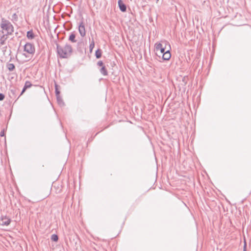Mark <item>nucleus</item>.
Wrapping results in <instances>:
<instances>
[{
  "mask_svg": "<svg viewBox=\"0 0 251 251\" xmlns=\"http://www.w3.org/2000/svg\"><path fill=\"white\" fill-rule=\"evenodd\" d=\"M11 222L10 219L6 216L2 217L0 218V225L8 226Z\"/></svg>",
  "mask_w": 251,
  "mask_h": 251,
  "instance_id": "7",
  "label": "nucleus"
},
{
  "mask_svg": "<svg viewBox=\"0 0 251 251\" xmlns=\"http://www.w3.org/2000/svg\"><path fill=\"white\" fill-rule=\"evenodd\" d=\"M94 47H95V42H94V40L93 39L90 45V52L92 51V50L94 49Z\"/></svg>",
  "mask_w": 251,
  "mask_h": 251,
  "instance_id": "14",
  "label": "nucleus"
},
{
  "mask_svg": "<svg viewBox=\"0 0 251 251\" xmlns=\"http://www.w3.org/2000/svg\"><path fill=\"white\" fill-rule=\"evenodd\" d=\"M57 52L59 55L62 58H66L68 56L71 51V48L69 46H57Z\"/></svg>",
  "mask_w": 251,
  "mask_h": 251,
  "instance_id": "2",
  "label": "nucleus"
},
{
  "mask_svg": "<svg viewBox=\"0 0 251 251\" xmlns=\"http://www.w3.org/2000/svg\"><path fill=\"white\" fill-rule=\"evenodd\" d=\"M168 50L163 52L162 54V59L164 60H170V59L171 58V54L170 52V50L171 49V46L169 44H168Z\"/></svg>",
  "mask_w": 251,
  "mask_h": 251,
  "instance_id": "6",
  "label": "nucleus"
},
{
  "mask_svg": "<svg viewBox=\"0 0 251 251\" xmlns=\"http://www.w3.org/2000/svg\"><path fill=\"white\" fill-rule=\"evenodd\" d=\"M51 239L54 242H57L58 240V236L56 234H53L51 235Z\"/></svg>",
  "mask_w": 251,
  "mask_h": 251,
  "instance_id": "13",
  "label": "nucleus"
},
{
  "mask_svg": "<svg viewBox=\"0 0 251 251\" xmlns=\"http://www.w3.org/2000/svg\"><path fill=\"white\" fill-rule=\"evenodd\" d=\"M4 131H1L0 132V136H4Z\"/></svg>",
  "mask_w": 251,
  "mask_h": 251,
  "instance_id": "18",
  "label": "nucleus"
},
{
  "mask_svg": "<svg viewBox=\"0 0 251 251\" xmlns=\"http://www.w3.org/2000/svg\"><path fill=\"white\" fill-rule=\"evenodd\" d=\"M159 0H157V1H158Z\"/></svg>",
  "mask_w": 251,
  "mask_h": 251,
  "instance_id": "20",
  "label": "nucleus"
},
{
  "mask_svg": "<svg viewBox=\"0 0 251 251\" xmlns=\"http://www.w3.org/2000/svg\"><path fill=\"white\" fill-rule=\"evenodd\" d=\"M27 37L28 39H32L34 38V34L32 31H29L27 32Z\"/></svg>",
  "mask_w": 251,
  "mask_h": 251,
  "instance_id": "11",
  "label": "nucleus"
},
{
  "mask_svg": "<svg viewBox=\"0 0 251 251\" xmlns=\"http://www.w3.org/2000/svg\"><path fill=\"white\" fill-rule=\"evenodd\" d=\"M2 35L0 38V44L3 45L5 44L9 35L14 32V27L11 23L4 19H2L0 25Z\"/></svg>",
  "mask_w": 251,
  "mask_h": 251,
  "instance_id": "1",
  "label": "nucleus"
},
{
  "mask_svg": "<svg viewBox=\"0 0 251 251\" xmlns=\"http://www.w3.org/2000/svg\"><path fill=\"white\" fill-rule=\"evenodd\" d=\"M97 65L100 68V73L103 75H108V72L103 62L101 61H98Z\"/></svg>",
  "mask_w": 251,
  "mask_h": 251,
  "instance_id": "5",
  "label": "nucleus"
},
{
  "mask_svg": "<svg viewBox=\"0 0 251 251\" xmlns=\"http://www.w3.org/2000/svg\"><path fill=\"white\" fill-rule=\"evenodd\" d=\"M7 67L9 71H13L15 69V66L13 64H9Z\"/></svg>",
  "mask_w": 251,
  "mask_h": 251,
  "instance_id": "15",
  "label": "nucleus"
},
{
  "mask_svg": "<svg viewBox=\"0 0 251 251\" xmlns=\"http://www.w3.org/2000/svg\"><path fill=\"white\" fill-rule=\"evenodd\" d=\"M31 86H32L31 83L29 81H26L25 84V86H24L23 89L22 91L21 95H22L25 93V90L27 89L30 88Z\"/></svg>",
  "mask_w": 251,
  "mask_h": 251,
  "instance_id": "9",
  "label": "nucleus"
},
{
  "mask_svg": "<svg viewBox=\"0 0 251 251\" xmlns=\"http://www.w3.org/2000/svg\"><path fill=\"white\" fill-rule=\"evenodd\" d=\"M4 99V95L2 94H0V100H2Z\"/></svg>",
  "mask_w": 251,
  "mask_h": 251,
  "instance_id": "17",
  "label": "nucleus"
},
{
  "mask_svg": "<svg viewBox=\"0 0 251 251\" xmlns=\"http://www.w3.org/2000/svg\"><path fill=\"white\" fill-rule=\"evenodd\" d=\"M78 30L81 36L84 37L86 34V31L85 26L82 24L79 25Z\"/></svg>",
  "mask_w": 251,
  "mask_h": 251,
  "instance_id": "8",
  "label": "nucleus"
},
{
  "mask_svg": "<svg viewBox=\"0 0 251 251\" xmlns=\"http://www.w3.org/2000/svg\"><path fill=\"white\" fill-rule=\"evenodd\" d=\"M24 50L27 53L32 54H33L35 51V48L32 44L27 43L25 46Z\"/></svg>",
  "mask_w": 251,
  "mask_h": 251,
  "instance_id": "4",
  "label": "nucleus"
},
{
  "mask_svg": "<svg viewBox=\"0 0 251 251\" xmlns=\"http://www.w3.org/2000/svg\"><path fill=\"white\" fill-rule=\"evenodd\" d=\"M169 43L167 42H157L154 45V50L155 54L159 57L163 52H165V50L166 49V45Z\"/></svg>",
  "mask_w": 251,
  "mask_h": 251,
  "instance_id": "3",
  "label": "nucleus"
},
{
  "mask_svg": "<svg viewBox=\"0 0 251 251\" xmlns=\"http://www.w3.org/2000/svg\"><path fill=\"white\" fill-rule=\"evenodd\" d=\"M118 5L120 10L122 12H125L126 10V5L123 3L122 0H119L118 1Z\"/></svg>",
  "mask_w": 251,
  "mask_h": 251,
  "instance_id": "10",
  "label": "nucleus"
},
{
  "mask_svg": "<svg viewBox=\"0 0 251 251\" xmlns=\"http://www.w3.org/2000/svg\"><path fill=\"white\" fill-rule=\"evenodd\" d=\"M246 245H245V246H244V251H246Z\"/></svg>",
  "mask_w": 251,
  "mask_h": 251,
  "instance_id": "19",
  "label": "nucleus"
},
{
  "mask_svg": "<svg viewBox=\"0 0 251 251\" xmlns=\"http://www.w3.org/2000/svg\"><path fill=\"white\" fill-rule=\"evenodd\" d=\"M75 35L74 34H72L70 37H69V39L73 42H75Z\"/></svg>",
  "mask_w": 251,
  "mask_h": 251,
  "instance_id": "16",
  "label": "nucleus"
},
{
  "mask_svg": "<svg viewBox=\"0 0 251 251\" xmlns=\"http://www.w3.org/2000/svg\"><path fill=\"white\" fill-rule=\"evenodd\" d=\"M96 56L97 58H99L101 56V52L100 50H98L96 51Z\"/></svg>",
  "mask_w": 251,
  "mask_h": 251,
  "instance_id": "12",
  "label": "nucleus"
}]
</instances>
